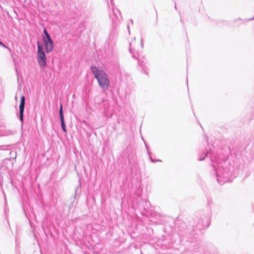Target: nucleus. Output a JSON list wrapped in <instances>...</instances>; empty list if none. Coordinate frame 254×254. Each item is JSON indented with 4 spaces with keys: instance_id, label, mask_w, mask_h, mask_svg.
I'll return each instance as SVG.
<instances>
[{
    "instance_id": "1",
    "label": "nucleus",
    "mask_w": 254,
    "mask_h": 254,
    "mask_svg": "<svg viewBox=\"0 0 254 254\" xmlns=\"http://www.w3.org/2000/svg\"><path fill=\"white\" fill-rule=\"evenodd\" d=\"M228 164V162L225 161L213 164L217 181L221 185L229 181V169L226 167Z\"/></svg>"
},
{
    "instance_id": "9",
    "label": "nucleus",
    "mask_w": 254,
    "mask_h": 254,
    "mask_svg": "<svg viewBox=\"0 0 254 254\" xmlns=\"http://www.w3.org/2000/svg\"><path fill=\"white\" fill-rule=\"evenodd\" d=\"M44 33L45 34V37L43 38V40H48L52 39L46 29H44Z\"/></svg>"
},
{
    "instance_id": "13",
    "label": "nucleus",
    "mask_w": 254,
    "mask_h": 254,
    "mask_svg": "<svg viewBox=\"0 0 254 254\" xmlns=\"http://www.w3.org/2000/svg\"><path fill=\"white\" fill-rule=\"evenodd\" d=\"M151 161L153 162H155L156 161L153 160V159H151Z\"/></svg>"
},
{
    "instance_id": "10",
    "label": "nucleus",
    "mask_w": 254,
    "mask_h": 254,
    "mask_svg": "<svg viewBox=\"0 0 254 254\" xmlns=\"http://www.w3.org/2000/svg\"><path fill=\"white\" fill-rule=\"evenodd\" d=\"M205 156H206V153H205V155L203 156V157L200 156L199 158V160L202 161L203 159H204Z\"/></svg>"
},
{
    "instance_id": "7",
    "label": "nucleus",
    "mask_w": 254,
    "mask_h": 254,
    "mask_svg": "<svg viewBox=\"0 0 254 254\" xmlns=\"http://www.w3.org/2000/svg\"><path fill=\"white\" fill-rule=\"evenodd\" d=\"M59 114H60V120H61V126H62V129L64 132H66L65 124L64 121V114H63V105H60Z\"/></svg>"
},
{
    "instance_id": "11",
    "label": "nucleus",
    "mask_w": 254,
    "mask_h": 254,
    "mask_svg": "<svg viewBox=\"0 0 254 254\" xmlns=\"http://www.w3.org/2000/svg\"><path fill=\"white\" fill-rule=\"evenodd\" d=\"M0 46H1L4 48H7V47L4 44H3L1 41H0Z\"/></svg>"
},
{
    "instance_id": "4",
    "label": "nucleus",
    "mask_w": 254,
    "mask_h": 254,
    "mask_svg": "<svg viewBox=\"0 0 254 254\" xmlns=\"http://www.w3.org/2000/svg\"><path fill=\"white\" fill-rule=\"evenodd\" d=\"M46 52L49 53L52 52L54 48V43L52 39L48 40H43Z\"/></svg>"
},
{
    "instance_id": "5",
    "label": "nucleus",
    "mask_w": 254,
    "mask_h": 254,
    "mask_svg": "<svg viewBox=\"0 0 254 254\" xmlns=\"http://www.w3.org/2000/svg\"><path fill=\"white\" fill-rule=\"evenodd\" d=\"M110 16L113 19V20L115 18L120 20L122 18L121 14L119 10L115 7H113L112 11L109 12Z\"/></svg>"
},
{
    "instance_id": "14",
    "label": "nucleus",
    "mask_w": 254,
    "mask_h": 254,
    "mask_svg": "<svg viewBox=\"0 0 254 254\" xmlns=\"http://www.w3.org/2000/svg\"><path fill=\"white\" fill-rule=\"evenodd\" d=\"M127 28H128V31H129V26H127Z\"/></svg>"
},
{
    "instance_id": "3",
    "label": "nucleus",
    "mask_w": 254,
    "mask_h": 254,
    "mask_svg": "<svg viewBox=\"0 0 254 254\" xmlns=\"http://www.w3.org/2000/svg\"><path fill=\"white\" fill-rule=\"evenodd\" d=\"M37 60L39 66L41 68L45 67L47 65V57L45 52L44 51L43 47L39 42H37Z\"/></svg>"
},
{
    "instance_id": "6",
    "label": "nucleus",
    "mask_w": 254,
    "mask_h": 254,
    "mask_svg": "<svg viewBox=\"0 0 254 254\" xmlns=\"http://www.w3.org/2000/svg\"><path fill=\"white\" fill-rule=\"evenodd\" d=\"M25 99L24 96H22L20 99V104L19 106L20 120L21 122L23 120V113L24 110Z\"/></svg>"
},
{
    "instance_id": "8",
    "label": "nucleus",
    "mask_w": 254,
    "mask_h": 254,
    "mask_svg": "<svg viewBox=\"0 0 254 254\" xmlns=\"http://www.w3.org/2000/svg\"><path fill=\"white\" fill-rule=\"evenodd\" d=\"M133 43V42L132 41L129 43V52L132 55V57L135 59H137L138 58V54L135 53V50L133 49L134 46Z\"/></svg>"
},
{
    "instance_id": "2",
    "label": "nucleus",
    "mask_w": 254,
    "mask_h": 254,
    "mask_svg": "<svg viewBox=\"0 0 254 254\" xmlns=\"http://www.w3.org/2000/svg\"><path fill=\"white\" fill-rule=\"evenodd\" d=\"M91 70L97 80L100 87L103 90L107 89L110 86V81L107 73L96 66H91Z\"/></svg>"
},
{
    "instance_id": "12",
    "label": "nucleus",
    "mask_w": 254,
    "mask_h": 254,
    "mask_svg": "<svg viewBox=\"0 0 254 254\" xmlns=\"http://www.w3.org/2000/svg\"><path fill=\"white\" fill-rule=\"evenodd\" d=\"M140 46H141V48H143V43L141 40L140 41Z\"/></svg>"
}]
</instances>
